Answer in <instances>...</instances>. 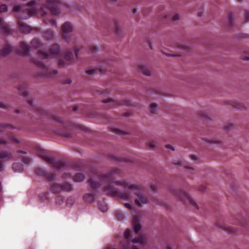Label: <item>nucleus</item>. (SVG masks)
Returning <instances> with one entry per match:
<instances>
[{
	"label": "nucleus",
	"mask_w": 249,
	"mask_h": 249,
	"mask_svg": "<svg viewBox=\"0 0 249 249\" xmlns=\"http://www.w3.org/2000/svg\"><path fill=\"white\" fill-rule=\"evenodd\" d=\"M120 173L121 170L118 168L113 169L106 173L93 170L91 171L92 175L88 182L92 189L103 186V191L107 195L117 196L125 200L132 198L131 190H133L138 196L135 202L139 207L149 202L148 197L141 191V185L130 184L125 180L115 181L114 175Z\"/></svg>",
	"instance_id": "f257e3e1"
},
{
	"label": "nucleus",
	"mask_w": 249,
	"mask_h": 249,
	"mask_svg": "<svg viewBox=\"0 0 249 249\" xmlns=\"http://www.w3.org/2000/svg\"><path fill=\"white\" fill-rule=\"evenodd\" d=\"M61 3L57 0H48L42 7L39 11V14L44 17L43 22L46 24H50L56 26V21L50 18L47 15L51 12L52 15H57L60 13V7Z\"/></svg>",
	"instance_id": "f03ea898"
},
{
	"label": "nucleus",
	"mask_w": 249,
	"mask_h": 249,
	"mask_svg": "<svg viewBox=\"0 0 249 249\" xmlns=\"http://www.w3.org/2000/svg\"><path fill=\"white\" fill-rule=\"evenodd\" d=\"M37 55V58L35 59L32 58L31 61L36 66L42 69V71L39 74V76L49 78L53 77L55 76L57 73V71L56 70H53L52 71L49 70L43 63L40 61L49 58L50 56V54L43 51H38Z\"/></svg>",
	"instance_id": "7ed1b4c3"
},
{
	"label": "nucleus",
	"mask_w": 249,
	"mask_h": 249,
	"mask_svg": "<svg viewBox=\"0 0 249 249\" xmlns=\"http://www.w3.org/2000/svg\"><path fill=\"white\" fill-rule=\"evenodd\" d=\"M37 155L45 161L57 169H61L65 167L66 164L65 162L61 161H56L52 157L49 156L47 152L44 149L39 148L37 151Z\"/></svg>",
	"instance_id": "20e7f679"
},
{
	"label": "nucleus",
	"mask_w": 249,
	"mask_h": 249,
	"mask_svg": "<svg viewBox=\"0 0 249 249\" xmlns=\"http://www.w3.org/2000/svg\"><path fill=\"white\" fill-rule=\"evenodd\" d=\"M28 104L32 107V109L34 110V112L38 115L40 116H44L47 117L48 118H51L52 120L59 123L60 124L63 123L62 120L59 117L56 116V115L50 114V113L44 109L43 108L40 107H33V101L32 100H28Z\"/></svg>",
	"instance_id": "39448f33"
},
{
	"label": "nucleus",
	"mask_w": 249,
	"mask_h": 249,
	"mask_svg": "<svg viewBox=\"0 0 249 249\" xmlns=\"http://www.w3.org/2000/svg\"><path fill=\"white\" fill-rule=\"evenodd\" d=\"M14 11L16 12V17L21 19H26L35 13L34 8H23L20 5H16L14 7Z\"/></svg>",
	"instance_id": "423d86ee"
},
{
	"label": "nucleus",
	"mask_w": 249,
	"mask_h": 249,
	"mask_svg": "<svg viewBox=\"0 0 249 249\" xmlns=\"http://www.w3.org/2000/svg\"><path fill=\"white\" fill-rule=\"evenodd\" d=\"M72 30V26L71 23L66 22L62 25V36L65 40L70 43L72 42L75 43V37L70 35Z\"/></svg>",
	"instance_id": "0eeeda50"
},
{
	"label": "nucleus",
	"mask_w": 249,
	"mask_h": 249,
	"mask_svg": "<svg viewBox=\"0 0 249 249\" xmlns=\"http://www.w3.org/2000/svg\"><path fill=\"white\" fill-rule=\"evenodd\" d=\"M72 189L71 184L69 183L60 184L57 183H53L51 187L50 191L53 194H57L61 191L70 192Z\"/></svg>",
	"instance_id": "6e6552de"
},
{
	"label": "nucleus",
	"mask_w": 249,
	"mask_h": 249,
	"mask_svg": "<svg viewBox=\"0 0 249 249\" xmlns=\"http://www.w3.org/2000/svg\"><path fill=\"white\" fill-rule=\"evenodd\" d=\"M176 195L182 201L184 202H189L193 206L196 210L198 209V207L192 198L185 192L182 190H179L176 192Z\"/></svg>",
	"instance_id": "1a4fd4ad"
},
{
	"label": "nucleus",
	"mask_w": 249,
	"mask_h": 249,
	"mask_svg": "<svg viewBox=\"0 0 249 249\" xmlns=\"http://www.w3.org/2000/svg\"><path fill=\"white\" fill-rule=\"evenodd\" d=\"M74 55L70 50H68L63 59H59L58 64L60 67H63L66 65L72 63L73 61Z\"/></svg>",
	"instance_id": "9d476101"
},
{
	"label": "nucleus",
	"mask_w": 249,
	"mask_h": 249,
	"mask_svg": "<svg viewBox=\"0 0 249 249\" xmlns=\"http://www.w3.org/2000/svg\"><path fill=\"white\" fill-rule=\"evenodd\" d=\"M35 172L37 175L45 178L47 180L50 181H53L56 176L55 173H49L41 167L36 168Z\"/></svg>",
	"instance_id": "9b49d317"
},
{
	"label": "nucleus",
	"mask_w": 249,
	"mask_h": 249,
	"mask_svg": "<svg viewBox=\"0 0 249 249\" xmlns=\"http://www.w3.org/2000/svg\"><path fill=\"white\" fill-rule=\"evenodd\" d=\"M0 31L5 35L11 34L12 30L8 24L5 23L2 18H0Z\"/></svg>",
	"instance_id": "f8f14e48"
},
{
	"label": "nucleus",
	"mask_w": 249,
	"mask_h": 249,
	"mask_svg": "<svg viewBox=\"0 0 249 249\" xmlns=\"http://www.w3.org/2000/svg\"><path fill=\"white\" fill-rule=\"evenodd\" d=\"M29 50V46L25 42L22 41L19 43V48L18 50V53L20 55L25 56L28 53Z\"/></svg>",
	"instance_id": "ddd939ff"
},
{
	"label": "nucleus",
	"mask_w": 249,
	"mask_h": 249,
	"mask_svg": "<svg viewBox=\"0 0 249 249\" xmlns=\"http://www.w3.org/2000/svg\"><path fill=\"white\" fill-rule=\"evenodd\" d=\"M131 233V232L129 229L126 230L124 232L125 239L123 245V249H129L131 247V243L128 241V238L130 236Z\"/></svg>",
	"instance_id": "4468645a"
},
{
	"label": "nucleus",
	"mask_w": 249,
	"mask_h": 249,
	"mask_svg": "<svg viewBox=\"0 0 249 249\" xmlns=\"http://www.w3.org/2000/svg\"><path fill=\"white\" fill-rule=\"evenodd\" d=\"M13 50V47L8 43L4 45L3 48L0 50V55L6 56L11 53Z\"/></svg>",
	"instance_id": "2eb2a0df"
},
{
	"label": "nucleus",
	"mask_w": 249,
	"mask_h": 249,
	"mask_svg": "<svg viewBox=\"0 0 249 249\" xmlns=\"http://www.w3.org/2000/svg\"><path fill=\"white\" fill-rule=\"evenodd\" d=\"M13 154L10 151H0V159L4 161L9 160L13 159Z\"/></svg>",
	"instance_id": "dca6fc26"
},
{
	"label": "nucleus",
	"mask_w": 249,
	"mask_h": 249,
	"mask_svg": "<svg viewBox=\"0 0 249 249\" xmlns=\"http://www.w3.org/2000/svg\"><path fill=\"white\" fill-rule=\"evenodd\" d=\"M139 217L137 215L133 216L132 223L134 227V231L137 233L141 229V226L139 223Z\"/></svg>",
	"instance_id": "f3484780"
},
{
	"label": "nucleus",
	"mask_w": 249,
	"mask_h": 249,
	"mask_svg": "<svg viewBox=\"0 0 249 249\" xmlns=\"http://www.w3.org/2000/svg\"><path fill=\"white\" fill-rule=\"evenodd\" d=\"M49 51L50 54L54 56L57 55L60 53V46L56 43L53 44L50 47Z\"/></svg>",
	"instance_id": "a211bd4d"
},
{
	"label": "nucleus",
	"mask_w": 249,
	"mask_h": 249,
	"mask_svg": "<svg viewBox=\"0 0 249 249\" xmlns=\"http://www.w3.org/2000/svg\"><path fill=\"white\" fill-rule=\"evenodd\" d=\"M96 194V192L93 191L91 193L85 194L84 196V199L86 202L91 203L94 201Z\"/></svg>",
	"instance_id": "6ab92c4d"
},
{
	"label": "nucleus",
	"mask_w": 249,
	"mask_h": 249,
	"mask_svg": "<svg viewBox=\"0 0 249 249\" xmlns=\"http://www.w3.org/2000/svg\"><path fill=\"white\" fill-rule=\"evenodd\" d=\"M18 25L19 29L21 32L27 34L30 31V27L24 22L18 21Z\"/></svg>",
	"instance_id": "aec40b11"
},
{
	"label": "nucleus",
	"mask_w": 249,
	"mask_h": 249,
	"mask_svg": "<svg viewBox=\"0 0 249 249\" xmlns=\"http://www.w3.org/2000/svg\"><path fill=\"white\" fill-rule=\"evenodd\" d=\"M31 46L35 49H38L43 46V43L37 38H34L31 42Z\"/></svg>",
	"instance_id": "412c9836"
},
{
	"label": "nucleus",
	"mask_w": 249,
	"mask_h": 249,
	"mask_svg": "<svg viewBox=\"0 0 249 249\" xmlns=\"http://www.w3.org/2000/svg\"><path fill=\"white\" fill-rule=\"evenodd\" d=\"M12 168L15 172H21L23 170V165L19 162L14 163Z\"/></svg>",
	"instance_id": "4be33fe9"
},
{
	"label": "nucleus",
	"mask_w": 249,
	"mask_h": 249,
	"mask_svg": "<svg viewBox=\"0 0 249 249\" xmlns=\"http://www.w3.org/2000/svg\"><path fill=\"white\" fill-rule=\"evenodd\" d=\"M54 36V33L52 30H47L44 33V38L48 40H53Z\"/></svg>",
	"instance_id": "5701e85b"
},
{
	"label": "nucleus",
	"mask_w": 249,
	"mask_h": 249,
	"mask_svg": "<svg viewBox=\"0 0 249 249\" xmlns=\"http://www.w3.org/2000/svg\"><path fill=\"white\" fill-rule=\"evenodd\" d=\"M26 85H20L18 87V90L21 95L26 97L28 95V92L26 89Z\"/></svg>",
	"instance_id": "b1692460"
},
{
	"label": "nucleus",
	"mask_w": 249,
	"mask_h": 249,
	"mask_svg": "<svg viewBox=\"0 0 249 249\" xmlns=\"http://www.w3.org/2000/svg\"><path fill=\"white\" fill-rule=\"evenodd\" d=\"M231 105L233 107L238 109L243 110L245 108L244 105L242 103L237 101H231Z\"/></svg>",
	"instance_id": "393cba45"
},
{
	"label": "nucleus",
	"mask_w": 249,
	"mask_h": 249,
	"mask_svg": "<svg viewBox=\"0 0 249 249\" xmlns=\"http://www.w3.org/2000/svg\"><path fill=\"white\" fill-rule=\"evenodd\" d=\"M73 180L75 182H81L85 178V176L82 173H77L73 177Z\"/></svg>",
	"instance_id": "a878e982"
},
{
	"label": "nucleus",
	"mask_w": 249,
	"mask_h": 249,
	"mask_svg": "<svg viewBox=\"0 0 249 249\" xmlns=\"http://www.w3.org/2000/svg\"><path fill=\"white\" fill-rule=\"evenodd\" d=\"M103 102L104 103H110L112 106H119L122 104L118 101L114 100L111 98H107L104 100Z\"/></svg>",
	"instance_id": "bb28decb"
},
{
	"label": "nucleus",
	"mask_w": 249,
	"mask_h": 249,
	"mask_svg": "<svg viewBox=\"0 0 249 249\" xmlns=\"http://www.w3.org/2000/svg\"><path fill=\"white\" fill-rule=\"evenodd\" d=\"M139 71L145 75L149 76L150 75V71L146 69L143 65H140L139 66Z\"/></svg>",
	"instance_id": "cd10ccee"
},
{
	"label": "nucleus",
	"mask_w": 249,
	"mask_h": 249,
	"mask_svg": "<svg viewBox=\"0 0 249 249\" xmlns=\"http://www.w3.org/2000/svg\"><path fill=\"white\" fill-rule=\"evenodd\" d=\"M98 206L100 210L103 212H106L108 210L107 205L105 203H98Z\"/></svg>",
	"instance_id": "c85d7f7f"
},
{
	"label": "nucleus",
	"mask_w": 249,
	"mask_h": 249,
	"mask_svg": "<svg viewBox=\"0 0 249 249\" xmlns=\"http://www.w3.org/2000/svg\"><path fill=\"white\" fill-rule=\"evenodd\" d=\"M115 214L116 218L119 220H122L124 218V213L120 211H116Z\"/></svg>",
	"instance_id": "c756f323"
},
{
	"label": "nucleus",
	"mask_w": 249,
	"mask_h": 249,
	"mask_svg": "<svg viewBox=\"0 0 249 249\" xmlns=\"http://www.w3.org/2000/svg\"><path fill=\"white\" fill-rule=\"evenodd\" d=\"M144 241V238L142 236H139L137 238L133 239L131 241V242L132 243H139L141 244H143Z\"/></svg>",
	"instance_id": "7c9ffc66"
},
{
	"label": "nucleus",
	"mask_w": 249,
	"mask_h": 249,
	"mask_svg": "<svg viewBox=\"0 0 249 249\" xmlns=\"http://www.w3.org/2000/svg\"><path fill=\"white\" fill-rule=\"evenodd\" d=\"M64 200V197L60 196H58L56 197V203L58 204L59 205H61L63 203Z\"/></svg>",
	"instance_id": "2f4dec72"
},
{
	"label": "nucleus",
	"mask_w": 249,
	"mask_h": 249,
	"mask_svg": "<svg viewBox=\"0 0 249 249\" xmlns=\"http://www.w3.org/2000/svg\"><path fill=\"white\" fill-rule=\"evenodd\" d=\"M229 23L231 25V26H232L233 25V15L232 13H230L229 15Z\"/></svg>",
	"instance_id": "473e14b6"
},
{
	"label": "nucleus",
	"mask_w": 249,
	"mask_h": 249,
	"mask_svg": "<svg viewBox=\"0 0 249 249\" xmlns=\"http://www.w3.org/2000/svg\"><path fill=\"white\" fill-rule=\"evenodd\" d=\"M89 50L91 53H95L98 51L97 47L94 45H91L89 46Z\"/></svg>",
	"instance_id": "72a5a7b5"
},
{
	"label": "nucleus",
	"mask_w": 249,
	"mask_h": 249,
	"mask_svg": "<svg viewBox=\"0 0 249 249\" xmlns=\"http://www.w3.org/2000/svg\"><path fill=\"white\" fill-rule=\"evenodd\" d=\"M0 127L2 128H14V127H13L11 124H5L3 123L0 124Z\"/></svg>",
	"instance_id": "f704fd0d"
},
{
	"label": "nucleus",
	"mask_w": 249,
	"mask_h": 249,
	"mask_svg": "<svg viewBox=\"0 0 249 249\" xmlns=\"http://www.w3.org/2000/svg\"><path fill=\"white\" fill-rule=\"evenodd\" d=\"M7 10V7L5 4H2L0 6V13L6 12Z\"/></svg>",
	"instance_id": "c9c22d12"
},
{
	"label": "nucleus",
	"mask_w": 249,
	"mask_h": 249,
	"mask_svg": "<svg viewBox=\"0 0 249 249\" xmlns=\"http://www.w3.org/2000/svg\"><path fill=\"white\" fill-rule=\"evenodd\" d=\"M97 70L95 69H89L86 71V73L89 75L93 74L97 72Z\"/></svg>",
	"instance_id": "e433bc0d"
},
{
	"label": "nucleus",
	"mask_w": 249,
	"mask_h": 249,
	"mask_svg": "<svg viewBox=\"0 0 249 249\" xmlns=\"http://www.w3.org/2000/svg\"><path fill=\"white\" fill-rule=\"evenodd\" d=\"M113 131L115 133H118V134H121V135H123V134H125V133L122 131V130H121L119 129H117V128H113Z\"/></svg>",
	"instance_id": "4c0bfd02"
},
{
	"label": "nucleus",
	"mask_w": 249,
	"mask_h": 249,
	"mask_svg": "<svg viewBox=\"0 0 249 249\" xmlns=\"http://www.w3.org/2000/svg\"><path fill=\"white\" fill-rule=\"evenodd\" d=\"M157 107V104L155 103H153L150 106V109L153 113H154L156 110V108Z\"/></svg>",
	"instance_id": "58836bf2"
},
{
	"label": "nucleus",
	"mask_w": 249,
	"mask_h": 249,
	"mask_svg": "<svg viewBox=\"0 0 249 249\" xmlns=\"http://www.w3.org/2000/svg\"><path fill=\"white\" fill-rule=\"evenodd\" d=\"M71 177H72V175L70 173H64L62 175V178H71Z\"/></svg>",
	"instance_id": "ea45409f"
},
{
	"label": "nucleus",
	"mask_w": 249,
	"mask_h": 249,
	"mask_svg": "<svg viewBox=\"0 0 249 249\" xmlns=\"http://www.w3.org/2000/svg\"><path fill=\"white\" fill-rule=\"evenodd\" d=\"M71 80L70 78H67L65 79H64L63 81V83L64 84H69L71 83Z\"/></svg>",
	"instance_id": "a19ab883"
},
{
	"label": "nucleus",
	"mask_w": 249,
	"mask_h": 249,
	"mask_svg": "<svg viewBox=\"0 0 249 249\" xmlns=\"http://www.w3.org/2000/svg\"><path fill=\"white\" fill-rule=\"evenodd\" d=\"M22 160L24 163H26V164L29 163L30 161V159L27 157H23L22 158Z\"/></svg>",
	"instance_id": "79ce46f5"
},
{
	"label": "nucleus",
	"mask_w": 249,
	"mask_h": 249,
	"mask_svg": "<svg viewBox=\"0 0 249 249\" xmlns=\"http://www.w3.org/2000/svg\"><path fill=\"white\" fill-rule=\"evenodd\" d=\"M73 202H74V200H73V198L70 197L67 200V204L69 205L70 204V205H72L73 204Z\"/></svg>",
	"instance_id": "37998d69"
},
{
	"label": "nucleus",
	"mask_w": 249,
	"mask_h": 249,
	"mask_svg": "<svg viewBox=\"0 0 249 249\" xmlns=\"http://www.w3.org/2000/svg\"><path fill=\"white\" fill-rule=\"evenodd\" d=\"M36 3V0H32L28 3V6L32 8L34 7V6L35 5Z\"/></svg>",
	"instance_id": "c03bdc74"
},
{
	"label": "nucleus",
	"mask_w": 249,
	"mask_h": 249,
	"mask_svg": "<svg viewBox=\"0 0 249 249\" xmlns=\"http://www.w3.org/2000/svg\"><path fill=\"white\" fill-rule=\"evenodd\" d=\"M233 127V125L231 124H228L225 126V129L227 130L231 129Z\"/></svg>",
	"instance_id": "a18cd8bd"
},
{
	"label": "nucleus",
	"mask_w": 249,
	"mask_h": 249,
	"mask_svg": "<svg viewBox=\"0 0 249 249\" xmlns=\"http://www.w3.org/2000/svg\"><path fill=\"white\" fill-rule=\"evenodd\" d=\"M74 50L75 56L76 58H78V53L79 49H78V48L76 46H75Z\"/></svg>",
	"instance_id": "49530a36"
},
{
	"label": "nucleus",
	"mask_w": 249,
	"mask_h": 249,
	"mask_svg": "<svg viewBox=\"0 0 249 249\" xmlns=\"http://www.w3.org/2000/svg\"><path fill=\"white\" fill-rule=\"evenodd\" d=\"M245 17L246 21H248L249 20V11H246L245 13Z\"/></svg>",
	"instance_id": "de8ad7c7"
},
{
	"label": "nucleus",
	"mask_w": 249,
	"mask_h": 249,
	"mask_svg": "<svg viewBox=\"0 0 249 249\" xmlns=\"http://www.w3.org/2000/svg\"><path fill=\"white\" fill-rule=\"evenodd\" d=\"M124 206H125L126 208H128L129 210H130V211H131L132 207H131V206L130 205V204L127 203H124Z\"/></svg>",
	"instance_id": "09e8293b"
},
{
	"label": "nucleus",
	"mask_w": 249,
	"mask_h": 249,
	"mask_svg": "<svg viewBox=\"0 0 249 249\" xmlns=\"http://www.w3.org/2000/svg\"><path fill=\"white\" fill-rule=\"evenodd\" d=\"M148 146L151 148H153L155 147V142H153L148 144Z\"/></svg>",
	"instance_id": "8fccbe9b"
},
{
	"label": "nucleus",
	"mask_w": 249,
	"mask_h": 249,
	"mask_svg": "<svg viewBox=\"0 0 249 249\" xmlns=\"http://www.w3.org/2000/svg\"><path fill=\"white\" fill-rule=\"evenodd\" d=\"M12 139V140L13 141V142H16V143L19 142V141L18 140V139L15 136H13Z\"/></svg>",
	"instance_id": "3c124183"
},
{
	"label": "nucleus",
	"mask_w": 249,
	"mask_h": 249,
	"mask_svg": "<svg viewBox=\"0 0 249 249\" xmlns=\"http://www.w3.org/2000/svg\"><path fill=\"white\" fill-rule=\"evenodd\" d=\"M151 189L153 191H156L157 189V186L156 185H155V184H153L151 186Z\"/></svg>",
	"instance_id": "603ef678"
},
{
	"label": "nucleus",
	"mask_w": 249,
	"mask_h": 249,
	"mask_svg": "<svg viewBox=\"0 0 249 249\" xmlns=\"http://www.w3.org/2000/svg\"><path fill=\"white\" fill-rule=\"evenodd\" d=\"M179 19V15L178 14H176L174 16L173 18V20L174 21L177 20Z\"/></svg>",
	"instance_id": "864d4df0"
},
{
	"label": "nucleus",
	"mask_w": 249,
	"mask_h": 249,
	"mask_svg": "<svg viewBox=\"0 0 249 249\" xmlns=\"http://www.w3.org/2000/svg\"><path fill=\"white\" fill-rule=\"evenodd\" d=\"M0 107L3 108H6L7 106L2 102H0Z\"/></svg>",
	"instance_id": "5fc2aeb1"
},
{
	"label": "nucleus",
	"mask_w": 249,
	"mask_h": 249,
	"mask_svg": "<svg viewBox=\"0 0 249 249\" xmlns=\"http://www.w3.org/2000/svg\"><path fill=\"white\" fill-rule=\"evenodd\" d=\"M109 70V69H103V68H100V71L101 72V73H103V72H105Z\"/></svg>",
	"instance_id": "6e6d98bb"
},
{
	"label": "nucleus",
	"mask_w": 249,
	"mask_h": 249,
	"mask_svg": "<svg viewBox=\"0 0 249 249\" xmlns=\"http://www.w3.org/2000/svg\"><path fill=\"white\" fill-rule=\"evenodd\" d=\"M4 169L3 164L1 160H0V172Z\"/></svg>",
	"instance_id": "4d7b16f0"
},
{
	"label": "nucleus",
	"mask_w": 249,
	"mask_h": 249,
	"mask_svg": "<svg viewBox=\"0 0 249 249\" xmlns=\"http://www.w3.org/2000/svg\"><path fill=\"white\" fill-rule=\"evenodd\" d=\"M209 142L212 143H216V144L220 143V142L219 141L215 140H212V141H210Z\"/></svg>",
	"instance_id": "13d9d810"
},
{
	"label": "nucleus",
	"mask_w": 249,
	"mask_h": 249,
	"mask_svg": "<svg viewBox=\"0 0 249 249\" xmlns=\"http://www.w3.org/2000/svg\"><path fill=\"white\" fill-rule=\"evenodd\" d=\"M166 147L168 148H170L172 150H174V148L173 147V146L170 144H168L166 145Z\"/></svg>",
	"instance_id": "bf43d9fd"
},
{
	"label": "nucleus",
	"mask_w": 249,
	"mask_h": 249,
	"mask_svg": "<svg viewBox=\"0 0 249 249\" xmlns=\"http://www.w3.org/2000/svg\"><path fill=\"white\" fill-rule=\"evenodd\" d=\"M116 160H119V161H128L126 159H120V158H118V159H116Z\"/></svg>",
	"instance_id": "052dcab7"
},
{
	"label": "nucleus",
	"mask_w": 249,
	"mask_h": 249,
	"mask_svg": "<svg viewBox=\"0 0 249 249\" xmlns=\"http://www.w3.org/2000/svg\"><path fill=\"white\" fill-rule=\"evenodd\" d=\"M6 143L4 140L0 139V144H5Z\"/></svg>",
	"instance_id": "680f3d73"
},
{
	"label": "nucleus",
	"mask_w": 249,
	"mask_h": 249,
	"mask_svg": "<svg viewBox=\"0 0 249 249\" xmlns=\"http://www.w3.org/2000/svg\"><path fill=\"white\" fill-rule=\"evenodd\" d=\"M17 153H20L23 154H26V152L25 151H21V150H18Z\"/></svg>",
	"instance_id": "e2e57ef3"
},
{
	"label": "nucleus",
	"mask_w": 249,
	"mask_h": 249,
	"mask_svg": "<svg viewBox=\"0 0 249 249\" xmlns=\"http://www.w3.org/2000/svg\"><path fill=\"white\" fill-rule=\"evenodd\" d=\"M115 28H116V30L117 32H118V31L119 30V27H118V25H117V23H115Z\"/></svg>",
	"instance_id": "0e129e2a"
},
{
	"label": "nucleus",
	"mask_w": 249,
	"mask_h": 249,
	"mask_svg": "<svg viewBox=\"0 0 249 249\" xmlns=\"http://www.w3.org/2000/svg\"><path fill=\"white\" fill-rule=\"evenodd\" d=\"M77 109H78V107L77 106H75L73 107L72 110H73V111H75L77 110Z\"/></svg>",
	"instance_id": "69168bd1"
},
{
	"label": "nucleus",
	"mask_w": 249,
	"mask_h": 249,
	"mask_svg": "<svg viewBox=\"0 0 249 249\" xmlns=\"http://www.w3.org/2000/svg\"><path fill=\"white\" fill-rule=\"evenodd\" d=\"M191 158H192V159L193 160H195V159H196V156H194V155H192V156H191Z\"/></svg>",
	"instance_id": "338daca9"
},
{
	"label": "nucleus",
	"mask_w": 249,
	"mask_h": 249,
	"mask_svg": "<svg viewBox=\"0 0 249 249\" xmlns=\"http://www.w3.org/2000/svg\"><path fill=\"white\" fill-rule=\"evenodd\" d=\"M244 59L245 60H249V58L248 57H245Z\"/></svg>",
	"instance_id": "774afa93"
}]
</instances>
